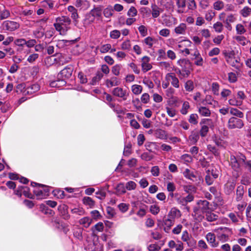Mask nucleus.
Segmentation results:
<instances>
[{"label":"nucleus","instance_id":"obj_1","mask_svg":"<svg viewBox=\"0 0 251 251\" xmlns=\"http://www.w3.org/2000/svg\"><path fill=\"white\" fill-rule=\"evenodd\" d=\"M177 64L181 69L176 70V73L181 80H184L193 71L192 63L187 59H180L177 61Z\"/></svg>","mask_w":251,"mask_h":251},{"label":"nucleus","instance_id":"obj_2","mask_svg":"<svg viewBox=\"0 0 251 251\" xmlns=\"http://www.w3.org/2000/svg\"><path fill=\"white\" fill-rule=\"evenodd\" d=\"M71 20L67 16H61L56 18L54 26L61 35H65L69 29Z\"/></svg>","mask_w":251,"mask_h":251},{"label":"nucleus","instance_id":"obj_3","mask_svg":"<svg viewBox=\"0 0 251 251\" xmlns=\"http://www.w3.org/2000/svg\"><path fill=\"white\" fill-rule=\"evenodd\" d=\"M30 189H26L23 192L24 195L30 199L36 198L37 200L46 199L50 195V189H34L33 194L29 192Z\"/></svg>","mask_w":251,"mask_h":251},{"label":"nucleus","instance_id":"obj_4","mask_svg":"<svg viewBox=\"0 0 251 251\" xmlns=\"http://www.w3.org/2000/svg\"><path fill=\"white\" fill-rule=\"evenodd\" d=\"M217 234V238L221 241L224 242L228 241L229 237L232 234L231 229L226 227H219L214 229Z\"/></svg>","mask_w":251,"mask_h":251},{"label":"nucleus","instance_id":"obj_5","mask_svg":"<svg viewBox=\"0 0 251 251\" xmlns=\"http://www.w3.org/2000/svg\"><path fill=\"white\" fill-rule=\"evenodd\" d=\"M245 160L246 157L243 155L237 156L231 155L230 157V165L234 170L238 172L241 169V167L245 164Z\"/></svg>","mask_w":251,"mask_h":251},{"label":"nucleus","instance_id":"obj_6","mask_svg":"<svg viewBox=\"0 0 251 251\" xmlns=\"http://www.w3.org/2000/svg\"><path fill=\"white\" fill-rule=\"evenodd\" d=\"M197 203L199 208H195L194 209V216L201 220L203 217L202 216H199L198 215L200 210H201L203 213H205L210 210L209 208V202L206 200H200L198 201Z\"/></svg>","mask_w":251,"mask_h":251},{"label":"nucleus","instance_id":"obj_7","mask_svg":"<svg viewBox=\"0 0 251 251\" xmlns=\"http://www.w3.org/2000/svg\"><path fill=\"white\" fill-rule=\"evenodd\" d=\"M181 239L182 241L186 243L188 247L190 248H195L197 245L196 240L186 229L182 231Z\"/></svg>","mask_w":251,"mask_h":251},{"label":"nucleus","instance_id":"obj_8","mask_svg":"<svg viewBox=\"0 0 251 251\" xmlns=\"http://www.w3.org/2000/svg\"><path fill=\"white\" fill-rule=\"evenodd\" d=\"M183 176L187 178L196 182V184L198 186L203 182V179L201 177L197 176L195 173L189 169H186L183 172Z\"/></svg>","mask_w":251,"mask_h":251},{"label":"nucleus","instance_id":"obj_9","mask_svg":"<svg viewBox=\"0 0 251 251\" xmlns=\"http://www.w3.org/2000/svg\"><path fill=\"white\" fill-rule=\"evenodd\" d=\"M244 126L243 121L235 117L230 118L228 121L227 127L229 129H241Z\"/></svg>","mask_w":251,"mask_h":251},{"label":"nucleus","instance_id":"obj_10","mask_svg":"<svg viewBox=\"0 0 251 251\" xmlns=\"http://www.w3.org/2000/svg\"><path fill=\"white\" fill-rule=\"evenodd\" d=\"M2 26L4 30L12 31L18 29L20 24L14 21L7 20L2 23Z\"/></svg>","mask_w":251,"mask_h":251},{"label":"nucleus","instance_id":"obj_11","mask_svg":"<svg viewBox=\"0 0 251 251\" xmlns=\"http://www.w3.org/2000/svg\"><path fill=\"white\" fill-rule=\"evenodd\" d=\"M202 122L204 125L201 126L200 134L201 137H204L206 136L209 131V126H212L213 123L212 120L209 119H203Z\"/></svg>","mask_w":251,"mask_h":251},{"label":"nucleus","instance_id":"obj_12","mask_svg":"<svg viewBox=\"0 0 251 251\" xmlns=\"http://www.w3.org/2000/svg\"><path fill=\"white\" fill-rule=\"evenodd\" d=\"M165 80L171 82L172 85L176 88L179 87V81L178 78L173 73H169L166 74L165 76Z\"/></svg>","mask_w":251,"mask_h":251},{"label":"nucleus","instance_id":"obj_13","mask_svg":"<svg viewBox=\"0 0 251 251\" xmlns=\"http://www.w3.org/2000/svg\"><path fill=\"white\" fill-rule=\"evenodd\" d=\"M112 94L116 97L122 98L124 100H126L127 96L126 91L119 87L115 88L113 90Z\"/></svg>","mask_w":251,"mask_h":251},{"label":"nucleus","instance_id":"obj_14","mask_svg":"<svg viewBox=\"0 0 251 251\" xmlns=\"http://www.w3.org/2000/svg\"><path fill=\"white\" fill-rule=\"evenodd\" d=\"M150 60V58L148 56H145L142 57L141 67L144 72H146L152 68L151 65L149 63Z\"/></svg>","mask_w":251,"mask_h":251},{"label":"nucleus","instance_id":"obj_15","mask_svg":"<svg viewBox=\"0 0 251 251\" xmlns=\"http://www.w3.org/2000/svg\"><path fill=\"white\" fill-rule=\"evenodd\" d=\"M168 246L172 249H175L176 251H181L184 249L183 244L181 241H177L176 243L174 240L168 243Z\"/></svg>","mask_w":251,"mask_h":251},{"label":"nucleus","instance_id":"obj_16","mask_svg":"<svg viewBox=\"0 0 251 251\" xmlns=\"http://www.w3.org/2000/svg\"><path fill=\"white\" fill-rule=\"evenodd\" d=\"M200 138L199 133L197 130H193L188 137V142L191 145H194L197 143Z\"/></svg>","mask_w":251,"mask_h":251},{"label":"nucleus","instance_id":"obj_17","mask_svg":"<svg viewBox=\"0 0 251 251\" xmlns=\"http://www.w3.org/2000/svg\"><path fill=\"white\" fill-rule=\"evenodd\" d=\"M187 30V25L184 23H180L174 28V32L176 35H185Z\"/></svg>","mask_w":251,"mask_h":251},{"label":"nucleus","instance_id":"obj_18","mask_svg":"<svg viewBox=\"0 0 251 251\" xmlns=\"http://www.w3.org/2000/svg\"><path fill=\"white\" fill-rule=\"evenodd\" d=\"M68 206L66 204H61L58 206V210L60 213L61 214L62 217L64 219H68L70 217V215L68 214Z\"/></svg>","mask_w":251,"mask_h":251},{"label":"nucleus","instance_id":"obj_19","mask_svg":"<svg viewBox=\"0 0 251 251\" xmlns=\"http://www.w3.org/2000/svg\"><path fill=\"white\" fill-rule=\"evenodd\" d=\"M206 238L212 247L215 248L218 246V243L216 241L215 235L214 233L208 232L206 235Z\"/></svg>","mask_w":251,"mask_h":251},{"label":"nucleus","instance_id":"obj_20","mask_svg":"<svg viewBox=\"0 0 251 251\" xmlns=\"http://www.w3.org/2000/svg\"><path fill=\"white\" fill-rule=\"evenodd\" d=\"M40 89V86L38 84H34L27 87L24 91L25 95H31Z\"/></svg>","mask_w":251,"mask_h":251},{"label":"nucleus","instance_id":"obj_21","mask_svg":"<svg viewBox=\"0 0 251 251\" xmlns=\"http://www.w3.org/2000/svg\"><path fill=\"white\" fill-rule=\"evenodd\" d=\"M225 57L227 62L232 66H235L236 64L238 63L237 60L234 57L233 53L232 52L226 53Z\"/></svg>","mask_w":251,"mask_h":251},{"label":"nucleus","instance_id":"obj_22","mask_svg":"<svg viewBox=\"0 0 251 251\" xmlns=\"http://www.w3.org/2000/svg\"><path fill=\"white\" fill-rule=\"evenodd\" d=\"M176 4L177 8V12L179 14L184 13L186 7V0H177Z\"/></svg>","mask_w":251,"mask_h":251},{"label":"nucleus","instance_id":"obj_23","mask_svg":"<svg viewBox=\"0 0 251 251\" xmlns=\"http://www.w3.org/2000/svg\"><path fill=\"white\" fill-rule=\"evenodd\" d=\"M52 193L54 197L57 199H64L65 197L69 198V196H67L62 189H53Z\"/></svg>","mask_w":251,"mask_h":251},{"label":"nucleus","instance_id":"obj_24","mask_svg":"<svg viewBox=\"0 0 251 251\" xmlns=\"http://www.w3.org/2000/svg\"><path fill=\"white\" fill-rule=\"evenodd\" d=\"M194 57V59L196 60L195 64L197 66H201L203 65V61L202 57L201 56L199 51L196 50L193 54Z\"/></svg>","mask_w":251,"mask_h":251},{"label":"nucleus","instance_id":"obj_25","mask_svg":"<svg viewBox=\"0 0 251 251\" xmlns=\"http://www.w3.org/2000/svg\"><path fill=\"white\" fill-rule=\"evenodd\" d=\"M163 223L166 227H164V230L165 232H168V230L170 229L171 227L174 225L175 223V220L172 218H170L167 216V218H165L163 219Z\"/></svg>","mask_w":251,"mask_h":251},{"label":"nucleus","instance_id":"obj_26","mask_svg":"<svg viewBox=\"0 0 251 251\" xmlns=\"http://www.w3.org/2000/svg\"><path fill=\"white\" fill-rule=\"evenodd\" d=\"M105 84L107 87L110 88L113 86H117L120 82L116 77H112L110 79H107L105 81Z\"/></svg>","mask_w":251,"mask_h":251},{"label":"nucleus","instance_id":"obj_27","mask_svg":"<svg viewBox=\"0 0 251 251\" xmlns=\"http://www.w3.org/2000/svg\"><path fill=\"white\" fill-rule=\"evenodd\" d=\"M73 70L71 68L66 67L60 73L62 78H68L72 75Z\"/></svg>","mask_w":251,"mask_h":251},{"label":"nucleus","instance_id":"obj_28","mask_svg":"<svg viewBox=\"0 0 251 251\" xmlns=\"http://www.w3.org/2000/svg\"><path fill=\"white\" fill-rule=\"evenodd\" d=\"M155 135L157 138L162 140H166L168 138L166 131L161 129H158L155 130Z\"/></svg>","mask_w":251,"mask_h":251},{"label":"nucleus","instance_id":"obj_29","mask_svg":"<svg viewBox=\"0 0 251 251\" xmlns=\"http://www.w3.org/2000/svg\"><path fill=\"white\" fill-rule=\"evenodd\" d=\"M191 42L189 40H183L178 43V49L181 51V49H183L184 48L189 47L191 46Z\"/></svg>","mask_w":251,"mask_h":251},{"label":"nucleus","instance_id":"obj_30","mask_svg":"<svg viewBox=\"0 0 251 251\" xmlns=\"http://www.w3.org/2000/svg\"><path fill=\"white\" fill-rule=\"evenodd\" d=\"M152 17L154 18H157L160 15L161 9L158 7L156 5L153 4L151 5Z\"/></svg>","mask_w":251,"mask_h":251},{"label":"nucleus","instance_id":"obj_31","mask_svg":"<svg viewBox=\"0 0 251 251\" xmlns=\"http://www.w3.org/2000/svg\"><path fill=\"white\" fill-rule=\"evenodd\" d=\"M205 217L207 221L212 222L218 219V216L209 210L205 213Z\"/></svg>","mask_w":251,"mask_h":251},{"label":"nucleus","instance_id":"obj_32","mask_svg":"<svg viewBox=\"0 0 251 251\" xmlns=\"http://www.w3.org/2000/svg\"><path fill=\"white\" fill-rule=\"evenodd\" d=\"M92 220L88 217H85L80 219L79 223L80 225H82L84 227H88L91 224Z\"/></svg>","mask_w":251,"mask_h":251},{"label":"nucleus","instance_id":"obj_33","mask_svg":"<svg viewBox=\"0 0 251 251\" xmlns=\"http://www.w3.org/2000/svg\"><path fill=\"white\" fill-rule=\"evenodd\" d=\"M82 201L84 204L88 208H92L95 205L94 201L90 197H85Z\"/></svg>","mask_w":251,"mask_h":251},{"label":"nucleus","instance_id":"obj_34","mask_svg":"<svg viewBox=\"0 0 251 251\" xmlns=\"http://www.w3.org/2000/svg\"><path fill=\"white\" fill-rule=\"evenodd\" d=\"M131 91L135 95H140L143 91V87L138 84H134L131 86Z\"/></svg>","mask_w":251,"mask_h":251},{"label":"nucleus","instance_id":"obj_35","mask_svg":"<svg viewBox=\"0 0 251 251\" xmlns=\"http://www.w3.org/2000/svg\"><path fill=\"white\" fill-rule=\"evenodd\" d=\"M40 208L41 211L45 214L52 216L54 214V212L53 211V210H51L50 209H49L47 206H46L44 204H41Z\"/></svg>","mask_w":251,"mask_h":251},{"label":"nucleus","instance_id":"obj_36","mask_svg":"<svg viewBox=\"0 0 251 251\" xmlns=\"http://www.w3.org/2000/svg\"><path fill=\"white\" fill-rule=\"evenodd\" d=\"M216 145L221 148H225L226 146V141L218 136H215L213 139Z\"/></svg>","mask_w":251,"mask_h":251},{"label":"nucleus","instance_id":"obj_37","mask_svg":"<svg viewBox=\"0 0 251 251\" xmlns=\"http://www.w3.org/2000/svg\"><path fill=\"white\" fill-rule=\"evenodd\" d=\"M114 10L113 7L109 5L105 8L103 11V13L105 17L110 18L113 16Z\"/></svg>","mask_w":251,"mask_h":251},{"label":"nucleus","instance_id":"obj_38","mask_svg":"<svg viewBox=\"0 0 251 251\" xmlns=\"http://www.w3.org/2000/svg\"><path fill=\"white\" fill-rule=\"evenodd\" d=\"M240 14L242 17L246 18L251 15V8L245 6L240 11Z\"/></svg>","mask_w":251,"mask_h":251},{"label":"nucleus","instance_id":"obj_39","mask_svg":"<svg viewBox=\"0 0 251 251\" xmlns=\"http://www.w3.org/2000/svg\"><path fill=\"white\" fill-rule=\"evenodd\" d=\"M68 10L71 13V17L73 19L76 21L78 18V15L76 9L73 6H69Z\"/></svg>","mask_w":251,"mask_h":251},{"label":"nucleus","instance_id":"obj_40","mask_svg":"<svg viewBox=\"0 0 251 251\" xmlns=\"http://www.w3.org/2000/svg\"><path fill=\"white\" fill-rule=\"evenodd\" d=\"M136 186V183L132 181H130L126 183V185L123 183L119 184L117 188H124L125 187H126V188H135Z\"/></svg>","mask_w":251,"mask_h":251},{"label":"nucleus","instance_id":"obj_41","mask_svg":"<svg viewBox=\"0 0 251 251\" xmlns=\"http://www.w3.org/2000/svg\"><path fill=\"white\" fill-rule=\"evenodd\" d=\"M179 210L176 209L175 208H172L168 215V217H170V218H172L174 220L176 217H179Z\"/></svg>","mask_w":251,"mask_h":251},{"label":"nucleus","instance_id":"obj_42","mask_svg":"<svg viewBox=\"0 0 251 251\" xmlns=\"http://www.w3.org/2000/svg\"><path fill=\"white\" fill-rule=\"evenodd\" d=\"M213 28L216 32L221 33L224 29V25L221 22H217L213 24Z\"/></svg>","mask_w":251,"mask_h":251},{"label":"nucleus","instance_id":"obj_43","mask_svg":"<svg viewBox=\"0 0 251 251\" xmlns=\"http://www.w3.org/2000/svg\"><path fill=\"white\" fill-rule=\"evenodd\" d=\"M199 113L202 116H205V117H208L211 114L210 111L209 110V109H208L206 107H204V106H201L199 108Z\"/></svg>","mask_w":251,"mask_h":251},{"label":"nucleus","instance_id":"obj_44","mask_svg":"<svg viewBox=\"0 0 251 251\" xmlns=\"http://www.w3.org/2000/svg\"><path fill=\"white\" fill-rule=\"evenodd\" d=\"M184 87L186 91H192L194 89V82L192 80H187L184 84Z\"/></svg>","mask_w":251,"mask_h":251},{"label":"nucleus","instance_id":"obj_45","mask_svg":"<svg viewBox=\"0 0 251 251\" xmlns=\"http://www.w3.org/2000/svg\"><path fill=\"white\" fill-rule=\"evenodd\" d=\"M224 2L220 0H218L213 3V8L216 10H221L224 8Z\"/></svg>","mask_w":251,"mask_h":251},{"label":"nucleus","instance_id":"obj_46","mask_svg":"<svg viewBox=\"0 0 251 251\" xmlns=\"http://www.w3.org/2000/svg\"><path fill=\"white\" fill-rule=\"evenodd\" d=\"M230 113L239 118H242L244 116V114L242 112L235 108L230 107Z\"/></svg>","mask_w":251,"mask_h":251},{"label":"nucleus","instance_id":"obj_47","mask_svg":"<svg viewBox=\"0 0 251 251\" xmlns=\"http://www.w3.org/2000/svg\"><path fill=\"white\" fill-rule=\"evenodd\" d=\"M199 116L197 114H191L188 119L189 122L193 125H196L198 123Z\"/></svg>","mask_w":251,"mask_h":251},{"label":"nucleus","instance_id":"obj_48","mask_svg":"<svg viewBox=\"0 0 251 251\" xmlns=\"http://www.w3.org/2000/svg\"><path fill=\"white\" fill-rule=\"evenodd\" d=\"M236 31L238 34H243L246 32V29L242 24H238L236 25Z\"/></svg>","mask_w":251,"mask_h":251},{"label":"nucleus","instance_id":"obj_49","mask_svg":"<svg viewBox=\"0 0 251 251\" xmlns=\"http://www.w3.org/2000/svg\"><path fill=\"white\" fill-rule=\"evenodd\" d=\"M146 148L150 151H153V150L157 149V145L155 142H148L146 144Z\"/></svg>","mask_w":251,"mask_h":251},{"label":"nucleus","instance_id":"obj_50","mask_svg":"<svg viewBox=\"0 0 251 251\" xmlns=\"http://www.w3.org/2000/svg\"><path fill=\"white\" fill-rule=\"evenodd\" d=\"M190 108V105L188 102L185 101L183 102L181 109L180 110V112L183 115H186L188 113V110Z\"/></svg>","mask_w":251,"mask_h":251},{"label":"nucleus","instance_id":"obj_51","mask_svg":"<svg viewBox=\"0 0 251 251\" xmlns=\"http://www.w3.org/2000/svg\"><path fill=\"white\" fill-rule=\"evenodd\" d=\"M105 189H99L96 192V197L100 200L103 199L106 196Z\"/></svg>","mask_w":251,"mask_h":251},{"label":"nucleus","instance_id":"obj_52","mask_svg":"<svg viewBox=\"0 0 251 251\" xmlns=\"http://www.w3.org/2000/svg\"><path fill=\"white\" fill-rule=\"evenodd\" d=\"M122 68V65L120 64H116L113 66L112 68V73L118 76L120 75V72Z\"/></svg>","mask_w":251,"mask_h":251},{"label":"nucleus","instance_id":"obj_53","mask_svg":"<svg viewBox=\"0 0 251 251\" xmlns=\"http://www.w3.org/2000/svg\"><path fill=\"white\" fill-rule=\"evenodd\" d=\"M103 77V75L101 73H99L97 74L96 75L94 76L92 80L91 84L93 85H95L97 83L100 81Z\"/></svg>","mask_w":251,"mask_h":251},{"label":"nucleus","instance_id":"obj_54","mask_svg":"<svg viewBox=\"0 0 251 251\" xmlns=\"http://www.w3.org/2000/svg\"><path fill=\"white\" fill-rule=\"evenodd\" d=\"M246 98V96L245 95L243 91H239L237 92L236 99L238 100L240 102L241 104H242L243 103V100H245Z\"/></svg>","mask_w":251,"mask_h":251},{"label":"nucleus","instance_id":"obj_55","mask_svg":"<svg viewBox=\"0 0 251 251\" xmlns=\"http://www.w3.org/2000/svg\"><path fill=\"white\" fill-rule=\"evenodd\" d=\"M183 226L181 224H178L172 229V233L175 235L179 234L182 229Z\"/></svg>","mask_w":251,"mask_h":251},{"label":"nucleus","instance_id":"obj_56","mask_svg":"<svg viewBox=\"0 0 251 251\" xmlns=\"http://www.w3.org/2000/svg\"><path fill=\"white\" fill-rule=\"evenodd\" d=\"M91 13L93 16V18H92L91 21L93 22L94 20L95 16L99 17L100 16V9L99 8H95L91 11Z\"/></svg>","mask_w":251,"mask_h":251},{"label":"nucleus","instance_id":"obj_57","mask_svg":"<svg viewBox=\"0 0 251 251\" xmlns=\"http://www.w3.org/2000/svg\"><path fill=\"white\" fill-rule=\"evenodd\" d=\"M144 42L149 48H151L154 43V39L151 37H148L144 39Z\"/></svg>","mask_w":251,"mask_h":251},{"label":"nucleus","instance_id":"obj_58","mask_svg":"<svg viewBox=\"0 0 251 251\" xmlns=\"http://www.w3.org/2000/svg\"><path fill=\"white\" fill-rule=\"evenodd\" d=\"M167 114L171 117H174L176 114V111L175 109L167 107L166 108Z\"/></svg>","mask_w":251,"mask_h":251},{"label":"nucleus","instance_id":"obj_59","mask_svg":"<svg viewBox=\"0 0 251 251\" xmlns=\"http://www.w3.org/2000/svg\"><path fill=\"white\" fill-rule=\"evenodd\" d=\"M104 228V225L102 222H99L96 224L93 227V230L97 231L98 232H101Z\"/></svg>","mask_w":251,"mask_h":251},{"label":"nucleus","instance_id":"obj_60","mask_svg":"<svg viewBox=\"0 0 251 251\" xmlns=\"http://www.w3.org/2000/svg\"><path fill=\"white\" fill-rule=\"evenodd\" d=\"M127 14L129 17H133L136 16L137 14V10L134 6H131L129 9Z\"/></svg>","mask_w":251,"mask_h":251},{"label":"nucleus","instance_id":"obj_61","mask_svg":"<svg viewBox=\"0 0 251 251\" xmlns=\"http://www.w3.org/2000/svg\"><path fill=\"white\" fill-rule=\"evenodd\" d=\"M141 157L143 160L149 161L151 160L153 158V156L152 155L150 154L148 152H144L141 154Z\"/></svg>","mask_w":251,"mask_h":251},{"label":"nucleus","instance_id":"obj_62","mask_svg":"<svg viewBox=\"0 0 251 251\" xmlns=\"http://www.w3.org/2000/svg\"><path fill=\"white\" fill-rule=\"evenodd\" d=\"M111 45L110 44H106L102 45L100 49V51L102 53L108 52L111 49Z\"/></svg>","mask_w":251,"mask_h":251},{"label":"nucleus","instance_id":"obj_63","mask_svg":"<svg viewBox=\"0 0 251 251\" xmlns=\"http://www.w3.org/2000/svg\"><path fill=\"white\" fill-rule=\"evenodd\" d=\"M181 159L185 162L190 163L193 160L192 157L188 154H184L181 156Z\"/></svg>","mask_w":251,"mask_h":251},{"label":"nucleus","instance_id":"obj_64","mask_svg":"<svg viewBox=\"0 0 251 251\" xmlns=\"http://www.w3.org/2000/svg\"><path fill=\"white\" fill-rule=\"evenodd\" d=\"M129 205L125 203H121L118 205V208L122 213L126 212L128 209Z\"/></svg>","mask_w":251,"mask_h":251}]
</instances>
